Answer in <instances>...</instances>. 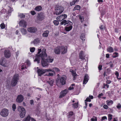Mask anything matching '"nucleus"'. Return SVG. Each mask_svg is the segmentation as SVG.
Instances as JSON below:
<instances>
[{
    "label": "nucleus",
    "mask_w": 121,
    "mask_h": 121,
    "mask_svg": "<svg viewBox=\"0 0 121 121\" xmlns=\"http://www.w3.org/2000/svg\"><path fill=\"white\" fill-rule=\"evenodd\" d=\"M79 57L80 59H82V60L84 59L85 56L84 55L83 51H82L80 52L79 54Z\"/></svg>",
    "instance_id": "nucleus-18"
},
{
    "label": "nucleus",
    "mask_w": 121,
    "mask_h": 121,
    "mask_svg": "<svg viewBox=\"0 0 121 121\" xmlns=\"http://www.w3.org/2000/svg\"><path fill=\"white\" fill-rule=\"evenodd\" d=\"M110 65V67L111 68L112 67V62H110L109 63Z\"/></svg>",
    "instance_id": "nucleus-58"
},
{
    "label": "nucleus",
    "mask_w": 121,
    "mask_h": 121,
    "mask_svg": "<svg viewBox=\"0 0 121 121\" xmlns=\"http://www.w3.org/2000/svg\"><path fill=\"white\" fill-rule=\"evenodd\" d=\"M4 56L6 58H9L11 55L10 51L9 50H5L4 52Z\"/></svg>",
    "instance_id": "nucleus-10"
},
{
    "label": "nucleus",
    "mask_w": 121,
    "mask_h": 121,
    "mask_svg": "<svg viewBox=\"0 0 121 121\" xmlns=\"http://www.w3.org/2000/svg\"><path fill=\"white\" fill-rule=\"evenodd\" d=\"M54 81V80H51L48 81L47 82L50 85L52 86Z\"/></svg>",
    "instance_id": "nucleus-34"
},
{
    "label": "nucleus",
    "mask_w": 121,
    "mask_h": 121,
    "mask_svg": "<svg viewBox=\"0 0 121 121\" xmlns=\"http://www.w3.org/2000/svg\"><path fill=\"white\" fill-rule=\"evenodd\" d=\"M30 117L29 116H28L27 117L24 118L23 121H30Z\"/></svg>",
    "instance_id": "nucleus-30"
},
{
    "label": "nucleus",
    "mask_w": 121,
    "mask_h": 121,
    "mask_svg": "<svg viewBox=\"0 0 121 121\" xmlns=\"http://www.w3.org/2000/svg\"><path fill=\"white\" fill-rule=\"evenodd\" d=\"M53 23L55 25L57 26L59 24V22L57 20H55L54 21Z\"/></svg>",
    "instance_id": "nucleus-35"
},
{
    "label": "nucleus",
    "mask_w": 121,
    "mask_h": 121,
    "mask_svg": "<svg viewBox=\"0 0 121 121\" xmlns=\"http://www.w3.org/2000/svg\"><path fill=\"white\" fill-rule=\"evenodd\" d=\"M53 69L56 72H58L60 71L59 69L57 68H53Z\"/></svg>",
    "instance_id": "nucleus-44"
},
{
    "label": "nucleus",
    "mask_w": 121,
    "mask_h": 121,
    "mask_svg": "<svg viewBox=\"0 0 121 121\" xmlns=\"http://www.w3.org/2000/svg\"><path fill=\"white\" fill-rule=\"evenodd\" d=\"M0 26L1 28L2 29H3L5 28V25L3 23H2L0 25Z\"/></svg>",
    "instance_id": "nucleus-37"
},
{
    "label": "nucleus",
    "mask_w": 121,
    "mask_h": 121,
    "mask_svg": "<svg viewBox=\"0 0 121 121\" xmlns=\"http://www.w3.org/2000/svg\"><path fill=\"white\" fill-rule=\"evenodd\" d=\"M48 75L50 76H53V73H48Z\"/></svg>",
    "instance_id": "nucleus-60"
},
{
    "label": "nucleus",
    "mask_w": 121,
    "mask_h": 121,
    "mask_svg": "<svg viewBox=\"0 0 121 121\" xmlns=\"http://www.w3.org/2000/svg\"><path fill=\"white\" fill-rule=\"evenodd\" d=\"M115 75L117 76V78H118V77L119 76V74L118 73L117 71H116L115 73Z\"/></svg>",
    "instance_id": "nucleus-52"
},
{
    "label": "nucleus",
    "mask_w": 121,
    "mask_h": 121,
    "mask_svg": "<svg viewBox=\"0 0 121 121\" xmlns=\"http://www.w3.org/2000/svg\"><path fill=\"white\" fill-rule=\"evenodd\" d=\"M0 64L1 65L4 66H7V65L6 61L5 60H3L2 61H0Z\"/></svg>",
    "instance_id": "nucleus-20"
},
{
    "label": "nucleus",
    "mask_w": 121,
    "mask_h": 121,
    "mask_svg": "<svg viewBox=\"0 0 121 121\" xmlns=\"http://www.w3.org/2000/svg\"><path fill=\"white\" fill-rule=\"evenodd\" d=\"M80 38L82 40V41H84L85 40V39H84V38H85V36L84 34H82L81 36H80Z\"/></svg>",
    "instance_id": "nucleus-31"
},
{
    "label": "nucleus",
    "mask_w": 121,
    "mask_h": 121,
    "mask_svg": "<svg viewBox=\"0 0 121 121\" xmlns=\"http://www.w3.org/2000/svg\"><path fill=\"white\" fill-rule=\"evenodd\" d=\"M66 77L65 76L64 77H61L59 80L58 79V80H56V82L57 85H58L59 83V80H60V82L61 84L62 85H64L66 83Z\"/></svg>",
    "instance_id": "nucleus-6"
},
{
    "label": "nucleus",
    "mask_w": 121,
    "mask_h": 121,
    "mask_svg": "<svg viewBox=\"0 0 121 121\" xmlns=\"http://www.w3.org/2000/svg\"><path fill=\"white\" fill-rule=\"evenodd\" d=\"M74 89V88L73 87H70L69 88V90H73Z\"/></svg>",
    "instance_id": "nucleus-61"
},
{
    "label": "nucleus",
    "mask_w": 121,
    "mask_h": 121,
    "mask_svg": "<svg viewBox=\"0 0 121 121\" xmlns=\"http://www.w3.org/2000/svg\"><path fill=\"white\" fill-rule=\"evenodd\" d=\"M107 51L110 52H113V49L111 47H109L107 49Z\"/></svg>",
    "instance_id": "nucleus-24"
},
{
    "label": "nucleus",
    "mask_w": 121,
    "mask_h": 121,
    "mask_svg": "<svg viewBox=\"0 0 121 121\" xmlns=\"http://www.w3.org/2000/svg\"><path fill=\"white\" fill-rule=\"evenodd\" d=\"M103 94L102 93H101L99 94V95L98 96V97L99 98H100L101 97V96H103Z\"/></svg>",
    "instance_id": "nucleus-56"
},
{
    "label": "nucleus",
    "mask_w": 121,
    "mask_h": 121,
    "mask_svg": "<svg viewBox=\"0 0 121 121\" xmlns=\"http://www.w3.org/2000/svg\"><path fill=\"white\" fill-rule=\"evenodd\" d=\"M111 82L110 80H107L106 81V83H107L108 84H110Z\"/></svg>",
    "instance_id": "nucleus-57"
},
{
    "label": "nucleus",
    "mask_w": 121,
    "mask_h": 121,
    "mask_svg": "<svg viewBox=\"0 0 121 121\" xmlns=\"http://www.w3.org/2000/svg\"><path fill=\"white\" fill-rule=\"evenodd\" d=\"M18 109L20 114V117L21 118H23L25 116L26 111L24 108L22 106H18Z\"/></svg>",
    "instance_id": "nucleus-4"
},
{
    "label": "nucleus",
    "mask_w": 121,
    "mask_h": 121,
    "mask_svg": "<svg viewBox=\"0 0 121 121\" xmlns=\"http://www.w3.org/2000/svg\"><path fill=\"white\" fill-rule=\"evenodd\" d=\"M39 42V40L38 39H35L34 41V44H37Z\"/></svg>",
    "instance_id": "nucleus-40"
},
{
    "label": "nucleus",
    "mask_w": 121,
    "mask_h": 121,
    "mask_svg": "<svg viewBox=\"0 0 121 121\" xmlns=\"http://www.w3.org/2000/svg\"><path fill=\"white\" fill-rule=\"evenodd\" d=\"M46 60L47 62L48 63L52 62L53 60V59L50 57V56H48Z\"/></svg>",
    "instance_id": "nucleus-21"
},
{
    "label": "nucleus",
    "mask_w": 121,
    "mask_h": 121,
    "mask_svg": "<svg viewBox=\"0 0 121 121\" xmlns=\"http://www.w3.org/2000/svg\"><path fill=\"white\" fill-rule=\"evenodd\" d=\"M37 72L38 74L40 76L45 73L44 69H38L37 70Z\"/></svg>",
    "instance_id": "nucleus-15"
},
{
    "label": "nucleus",
    "mask_w": 121,
    "mask_h": 121,
    "mask_svg": "<svg viewBox=\"0 0 121 121\" xmlns=\"http://www.w3.org/2000/svg\"><path fill=\"white\" fill-rule=\"evenodd\" d=\"M107 102V104L108 105H110V104H112L113 103V101L112 100L109 101L108 100H107L106 101Z\"/></svg>",
    "instance_id": "nucleus-32"
},
{
    "label": "nucleus",
    "mask_w": 121,
    "mask_h": 121,
    "mask_svg": "<svg viewBox=\"0 0 121 121\" xmlns=\"http://www.w3.org/2000/svg\"><path fill=\"white\" fill-rule=\"evenodd\" d=\"M56 19H59V20H61L60 19H61V17H60V16H58L56 18Z\"/></svg>",
    "instance_id": "nucleus-63"
},
{
    "label": "nucleus",
    "mask_w": 121,
    "mask_h": 121,
    "mask_svg": "<svg viewBox=\"0 0 121 121\" xmlns=\"http://www.w3.org/2000/svg\"><path fill=\"white\" fill-rule=\"evenodd\" d=\"M79 19L81 20V22H83L84 21V18L82 16H81V15H79L78 16Z\"/></svg>",
    "instance_id": "nucleus-33"
},
{
    "label": "nucleus",
    "mask_w": 121,
    "mask_h": 121,
    "mask_svg": "<svg viewBox=\"0 0 121 121\" xmlns=\"http://www.w3.org/2000/svg\"><path fill=\"white\" fill-rule=\"evenodd\" d=\"M102 65H99L98 67L99 69V70H101L102 69Z\"/></svg>",
    "instance_id": "nucleus-53"
},
{
    "label": "nucleus",
    "mask_w": 121,
    "mask_h": 121,
    "mask_svg": "<svg viewBox=\"0 0 121 121\" xmlns=\"http://www.w3.org/2000/svg\"><path fill=\"white\" fill-rule=\"evenodd\" d=\"M55 12L54 13L56 15H59L64 10V9L61 6L56 5L55 7Z\"/></svg>",
    "instance_id": "nucleus-3"
},
{
    "label": "nucleus",
    "mask_w": 121,
    "mask_h": 121,
    "mask_svg": "<svg viewBox=\"0 0 121 121\" xmlns=\"http://www.w3.org/2000/svg\"><path fill=\"white\" fill-rule=\"evenodd\" d=\"M109 54H106V57L107 58H108L109 57Z\"/></svg>",
    "instance_id": "nucleus-62"
},
{
    "label": "nucleus",
    "mask_w": 121,
    "mask_h": 121,
    "mask_svg": "<svg viewBox=\"0 0 121 121\" xmlns=\"http://www.w3.org/2000/svg\"><path fill=\"white\" fill-rule=\"evenodd\" d=\"M35 50V48L34 47H32L30 48V51L31 52H33Z\"/></svg>",
    "instance_id": "nucleus-41"
},
{
    "label": "nucleus",
    "mask_w": 121,
    "mask_h": 121,
    "mask_svg": "<svg viewBox=\"0 0 121 121\" xmlns=\"http://www.w3.org/2000/svg\"><path fill=\"white\" fill-rule=\"evenodd\" d=\"M30 13L32 15H34L36 14V13L34 11H31Z\"/></svg>",
    "instance_id": "nucleus-49"
},
{
    "label": "nucleus",
    "mask_w": 121,
    "mask_h": 121,
    "mask_svg": "<svg viewBox=\"0 0 121 121\" xmlns=\"http://www.w3.org/2000/svg\"><path fill=\"white\" fill-rule=\"evenodd\" d=\"M44 70L45 73L46 72H49L50 71V69H45Z\"/></svg>",
    "instance_id": "nucleus-55"
},
{
    "label": "nucleus",
    "mask_w": 121,
    "mask_h": 121,
    "mask_svg": "<svg viewBox=\"0 0 121 121\" xmlns=\"http://www.w3.org/2000/svg\"><path fill=\"white\" fill-rule=\"evenodd\" d=\"M114 54H115V55H115V56L113 55L112 56L113 58H116L118 56V53H117L115 52L113 54V55Z\"/></svg>",
    "instance_id": "nucleus-43"
},
{
    "label": "nucleus",
    "mask_w": 121,
    "mask_h": 121,
    "mask_svg": "<svg viewBox=\"0 0 121 121\" xmlns=\"http://www.w3.org/2000/svg\"><path fill=\"white\" fill-rule=\"evenodd\" d=\"M117 108L118 109H120L121 108V105L120 104H118L117 106Z\"/></svg>",
    "instance_id": "nucleus-45"
},
{
    "label": "nucleus",
    "mask_w": 121,
    "mask_h": 121,
    "mask_svg": "<svg viewBox=\"0 0 121 121\" xmlns=\"http://www.w3.org/2000/svg\"><path fill=\"white\" fill-rule=\"evenodd\" d=\"M42 9V7L41 6H37L35 9V10L37 11H39L41 10Z\"/></svg>",
    "instance_id": "nucleus-28"
},
{
    "label": "nucleus",
    "mask_w": 121,
    "mask_h": 121,
    "mask_svg": "<svg viewBox=\"0 0 121 121\" xmlns=\"http://www.w3.org/2000/svg\"><path fill=\"white\" fill-rule=\"evenodd\" d=\"M88 80V76L87 74H85L84 77V78L83 82V84H86Z\"/></svg>",
    "instance_id": "nucleus-16"
},
{
    "label": "nucleus",
    "mask_w": 121,
    "mask_h": 121,
    "mask_svg": "<svg viewBox=\"0 0 121 121\" xmlns=\"http://www.w3.org/2000/svg\"><path fill=\"white\" fill-rule=\"evenodd\" d=\"M112 115L111 114L108 115V120L109 121H110L112 119Z\"/></svg>",
    "instance_id": "nucleus-38"
},
{
    "label": "nucleus",
    "mask_w": 121,
    "mask_h": 121,
    "mask_svg": "<svg viewBox=\"0 0 121 121\" xmlns=\"http://www.w3.org/2000/svg\"><path fill=\"white\" fill-rule=\"evenodd\" d=\"M13 9H11L10 8L9 9V10L8 13H10L12 11H13Z\"/></svg>",
    "instance_id": "nucleus-51"
},
{
    "label": "nucleus",
    "mask_w": 121,
    "mask_h": 121,
    "mask_svg": "<svg viewBox=\"0 0 121 121\" xmlns=\"http://www.w3.org/2000/svg\"><path fill=\"white\" fill-rule=\"evenodd\" d=\"M80 6L79 5H77L74 8L73 10L75 11L76 10H80Z\"/></svg>",
    "instance_id": "nucleus-26"
},
{
    "label": "nucleus",
    "mask_w": 121,
    "mask_h": 121,
    "mask_svg": "<svg viewBox=\"0 0 121 121\" xmlns=\"http://www.w3.org/2000/svg\"><path fill=\"white\" fill-rule=\"evenodd\" d=\"M49 31L48 30L45 31L43 34V37H47L48 36V34L49 33Z\"/></svg>",
    "instance_id": "nucleus-22"
},
{
    "label": "nucleus",
    "mask_w": 121,
    "mask_h": 121,
    "mask_svg": "<svg viewBox=\"0 0 121 121\" xmlns=\"http://www.w3.org/2000/svg\"><path fill=\"white\" fill-rule=\"evenodd\" d=\"M72 28V26L71 25L69 27H66L65 28V29L66 31H68L71 30Z\"/></svg>",
    "instance_id": "nucleus-25"
},
{
    "label": "nucleus",
    "mask_w": 121,
    "mask_h": 121,
    "mask_svg": "<svg viewBox=\"0 0 121 121\" xmlns=\"http://www.w3.org/2000/svg\"><path fill=\"white\" fill-rule=\"evenodd\" d=\"M60 17H61V19H60L61 20L60 21H61L62 20L66 18V17H67V16L65 14H64V15L63 14L60 15Z\"/></svg>",
    "instance_id": "nucleus-29"
},
{
    "label": "nucleus",
    "mask_w": 121,
    "mask_h": 121,
    "mask_svg": "<svg viewBox=\"0 0 121 121\" xmlns=\"http://www.w3.org/2000/svg\"><path fill=\"white\" fill-rule=\"evenodd\" d=\"M16 105L15 104H13L12 106V108H13V111H15V109H16Z\"/></svg>",
    "instance_id": "nucleus-39"
},
{
    "label": "nucleus",
    "mask_w": 121,
    "mask_h": 121,
    "mask_svg": "<svg viewBox=\"0 0 121 121\" xmlns=\"http://www.w3.org/2000/svg\"><path fill=\"white\" fill-rule=\"evenodd\" d=\"M70 71L72 73V75L73 77V80H75L76 79L77 75L76 74L75 71L72 69H70Z\"/></svg>",
    "instance_id": "nucleus-17"
},
{
    "label": "nucleus",
    "mask_w": 121,
    "mask_h": 121,
    "mask_svg": "<svg viewBox=\"0 0 121 121\" xmlns=\"http://www.w3.org/2000/svg\"><path fill=\"white\" fill-rule=\"evenodd\" d=\"M9 113L8 110L6 108H4L2 109L0 114L2 117H5L8 115Z\"/></svg>",
    "instance_id": "nucleus-5"
},
{
    "label": "nucleus",
    "mask_w": 121,
    "mask_h": 121,
    "mask_svg": "<svg viewBox=\"0 0 121 121\" xmlns=\"http://www.w3.org/2000/svg\"><path fill=\"white\" fill-rule=\"evenodd\" d=\"M23 96L22 95H18L16 99V101L18 103H20L24 99Z\"/></svg>",
    "instance_id": "nucleus-9"
},
{
    "label": "nucleus",
    "mask_w": 121,
    "mask_h": 121,
    "mask_svg": "<svg viewBox=\"0 0 121 121\" xmlns=\"http://www.w3.org/2000/svg\"><path fill=\"white\" fill-rule=\"evenodd\" d=\"M73 106L74 108H76L78 106V104L77 103H75L73 104Z\"/></svg>",
    "instance_id": "nucleus-42"
},
{
    "label": "nucleus",
    "mask_w": 121,
    "mask_h": 121,
    "mask_svg": "<svg viewBox=\"0 0 121 121\" xmlns=\"http://www.w3.org/2000/svg\"><path fill=\"white\" fill-rule=\"evenodd\" d=\"M36 28L34 27H30L28 29V31L31 33H35L37 31Z\"/></svg>",
    "instance_id": "nucleus-13"
},
{
    "label": "nucleus",
    "mask_w": 121,
    "mask_h": 121,
    "mask_svg": "<svg viewBox=\"0 0 121 121\" xmlns=\"http://www.w3.org/2000/svg\"><path fill=\"white\" fill-rule=\"evenodd\" d=\"M37 17L38 20L41 21L44 18L45 16L43 13H41L38 14Z\"/></svg>",
    "instance_id": "nucleus-8"
},
{
    "label": "nucleus",
    "mask_w": 121,
    "mask_h": 121,
    "mask_svg": "<svg viewBox=\"0 0 121 121\" xmlns=\"http://www.w3.org/2000/svg\"><path fill=\"white\" fill-rule=\"evenodd\" d=\"M67 116L68 118H70L71 117L73 114V112L71 111L69 112Z\"/></svg>",
    "instance_id": "nucleus-27"
},
{
    "label": "nucleus",
    "mask_w": 121,
    "mask_h": 121,
    "mask_svg": "<svg viewBox=\"0 0 121 121\" xmlns=\"http://www.w3.org/2000/svg\"><path fill=\"white\" fill-rule=\"evenodd\" d=\"M85 101L90 102L91 101V100L88 97L85 100Z\"/></svg>",
    "instance_id": "nucleus-47"
},
{
    "label": "nucleus",
    "mask_w": 121,
    "mask_h": 121,
    "mask_svg": "<svg viewBox=\"0 0 121 121\" xmlns=\"http://www.w3.org/2000/svg\"><path fill=\"white\" fill-rule=\"evenodd\" d=\"M19 24L20 26L22 27H25L26 26V22L24 20H22L20 21Z\"/></svg>",
    "instance_id": "nucleus-12"
},
{
    "label": "nucleus",
    "mask_w": 121,
    "mask_h": 121,
    "mask_svg": "<svg viewBox=\"0 0 121 121\" xmlns=\"http://www.w3.org/2000/svg\"><path fill=\"white\" fill-rule=\"evenodd\" d=\"M54 52L55 53L57 54H59L60 53L59 46H58L57 48L55 49Z\"/></svg>",
    "instance_id": "nucleus-19"
},
{
    "label": "nucleus",
    "mask_w": 121,
    "mask_h": 121,
    "mask_svg": "<svg viewBox=\"0 0 121 121\" xmlns=\"http://www.w3.org/2000/svg\"><path fill=\"white\" fill-rule=\"evenodd\" d=\"M104 108L105 109H107L108 108V106L106 105H104L103 106Z\"/></svg>",
    "instance_id": "nucleus-54"
},
{
    "label": "nucleus",
    "mask_w": 121,
    "mask_h": 121,
    "mask_svg": "<svg viewBox=\"0 0 121 121\" xmlns=\"http://www.w3.org/2000/svg\"><path fill=\"white\" fill-rule=\"evenodd\" d=\"M105 119L106 120L107 119V117L106 116L103 117H102L101 120V121H102L103 120H104Z\"/></svg>",
    "instance_id": "nucleus-48"
},
{
    "label": "nucleus",
    "mask_w": 121,
    "mask_h": 121,
    "mask_svg": "<svg viewBox=\"0 0 121 121\" xmlns=\"http://www.w3.org/2000/svg\"><path fill=\"white\" fill-rule=\"evenodd\" d=\"M91 121H97V118L96 117H95V119H94L93 118H91Z\"/></svg>",
    "instance_id": "nucleus-46"
},
{
    "label": "nucleus",
    "mask_w": 121,
    "mask_h": 121,
    "mask_svg": "<svg viewBox=\"0 0 121 121\" xmlns=\"http://www.w3.org/2000/svg\"><path fill=\"white\" fill-rule=\"evenodd\" d=\"M19 75L15 74L13 76L11 81V85L13 86H15L17 84L19 79Z\"/></svg>",
    "instance_id": "nucleus-2"
},
{
    "label": "nucleus",
    "mask_w": 121,
    "mask_h": 121,
    "mask_svg": "<svg viewBox=\"0 0 121 121\" xmlns=\"http://www.w3.org/2000/svg\"><path fill=\"white\" fill-rule=\"evenodd\" d=\"M30 104L31 105H32V104H33L34 101H33V100H30Z\"/></svg>",
    "instance_id": "nucleus-59"
},
{
    "label": "nucleus",
    "mask_w": 121,
    "mask_h": 121,
    "mask_svg": "<svg viewBox=\"0 0 121 121\" xmlns=\"http://www.w3.org/2000/svg\"><path fill=\"white\" fill-rule=\"evenodd\" d=\"M18 16L21 18H24L25 17V15H24L23 14H20Z\"/></svg>",
    "instance_id": "nucleus-36"
},
{
    "label": "nucleus",
    "mask_w": 121,
    "mask_h": 121,
    "mask_svg": "<svg viewBox=\"0 0 121 121\" xmlns=\"http://www.w3.org/2000/svg\"><path fill=\"white\" fill-rule=\"evenodd\" d=\"M67 91L66 89L62 91L60 93L59 98H61L63 97L67 94Z\"/></svg>",
    "instance_id": "nucleus-11"
},
{
    "label": "nucleus",
    "mask_w": 121,
    "mask_h": 121,
    "mask_svg": "<svg viewBox=\"0 0 121 121\" xmlns=\"http://www.w3.org/2000/svg\"><path fill=\"white\" fill-rule=\"evenodd\" d=\"M21 31L23 35H26L27 33L26 30L24 28H22L21 29Z\"/></svg>",
    "instance_id": "nucleus-23"
},
{
    "label": "nucleus",
    "mask_w": 121,
    "mask_h": 121,
    "mask_svg": "<svg viewBox=\"0 0 121 121\" xmlns=\"http://www.w3.org/2000/svg\"><path fill=\"white\" fill-rule=\"evenodd\" d=\"M60 24L61 25H63L64 24V25L65 26L66 24H68L70 25H72L73 24V23L69 21H67L65 20H64L62 21L61 22Z\"/></svg>",
    "instance_id": "nucleus-14"
},
{
    "label": "nucleus",
    "mask_w": 121,
    "mask_h": 121,
    "mask_svg": "<svg viewBox=\"0 0 121 121\" xmlns=\"http://www.w3.org/2000/svg\"><path fill=\"white\" fill-rule=\"evenodd\" d=\"M99 28L101 30H103L104 29V28L103 27V26L102 25L99 27Z\"/></svg>",
    "instance_id": "nucleus-64"
},
{
    "label": "nucleus",
    "mask_w": 121,
    "mask_h": 121,
    "mask_svg": "<svg viewBox=\"0 0 121 121\" xmlns=\"http://www.w3.org/2000/svg\"><path fill=\"white\" fill-rule=\"evenodd\" d=\"M75 2L73 1L70 3V5L71 6H72L73 5H74L75 4Z\"/></svg>",
    "instance_id": "nucleus-50"
},
{
    "label": "nucleus",
    "mask_w": 121,
    "mask_h": 121,
    "mask_svg": "<svg viewBox=\"0 0 121 121\" xmlns=\"http://www.w3.org/2000/svg\"><path fill=\"white\" fill-rule=\"evenodd\" d=\"M46 51L45 48L43 49L42 51L41 49H38L37 54L36 55L35 59L34 60V61H37V63H39L40 60L41 59V64L43 67L46 66L48 65V62H46V60L45 59L47 56Z\"/></svg>",
    "instance_id": "nucleus-1"
},
{
    "label": "nucleus",
    "mask_w": 121,
    "mask_h": 121,
    "mask_svg": "<svg viewBox=\"0 0 121 121\" xmlns=\"http://www.w3.org/2000/svg\"><path fill=\"white\" fill-rule=\"evenodd\" d=\"M59 48L61 54H64L67 53V47L65 48L64 46H59Z\"/></svg>",
    "instance_id": "nucleus-7"
}]
</instances>
